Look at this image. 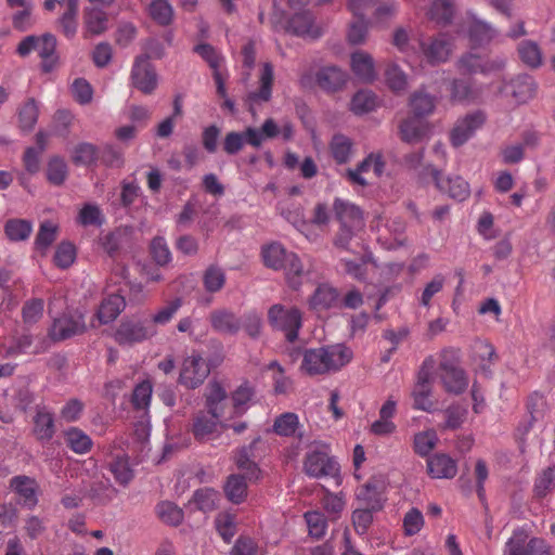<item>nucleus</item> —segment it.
<instances>
[{"label":"nucleus","instance_id":"55","mask_svg":"<svg viewBox=\"0 0 555 555\" xmlns=\"http://www.w3.org/2000/svg\"><path fill=\"white\" fill-rule=\"evenodd\" d=\"M305 520L308 526L309 534L314 539H322L327 530V520L321 512H306Z\"/></svg>","mask_w":555,"mask_h":555},{"label":"nucleus","instance_id":"30","mask_svg":"<svg viewBox=\"0 0 555 555\" xmlns=\"http://www.w3.org/2000/svg\"><path fill=\"white\" fill-rule=\"evenodd\" d=\"M338 300L337 291L327 285H319L309 299V307L313 311L321 312L332 308Z\"/></svg>","mask_w":555,"mask_h":555},{"label":"nucleus","instance_id":"6","mask_svg":"<svg viewBox=\"0 0 555 555\" xmlns=\"http://www.w3.org/2000/svg\"><path fill=\"white\" fill-rule=\"evenodd\" d=\"M505 59L500 56L485 57L475 52H466L457 59L455 67L463 75L489 76L501 72L505 67Z\"/></svg>","mask_w":555,"mask_h":555},{"label":"nucleus","instance_id":"43","mask_svg":"<svg viewBox=\"0 0 555 555\" xmlns=\"http://www.w3.org/2000/svg\"><path fill=\"white\" fill-rule=\"evenodd\" d=\"M377 104V96L372 91L361 90L353 95L350 108L356 115H362L374 111Z\"/></svg>","mask_w":555,"mask_h":555},{"label":"nucleus","instance_id":"33","mask_svg":"<svg viewBox=\"0 0 555 555\" xmlns=\"http://www.w3.org/2000/svg\"><path fill=\"white\" fill-rule=\"evenodd\" d=\"M18 125L23 131H31L39 117V105L33 98L27 99L17 109Z\"/></svg>","mask_w":555,"mask_h":555},{"label":"nucleus","instance_id":"49","mask_svg":"<svg viewBox=\"0 0 555 555\" xmlns=\"http://www.w3.org/2000/svg\"><path fill=\"white\" fill-rule=\"evenodd\" d=\"M182 307V299L175 298L167 302L165 306L160 307L152 317L151 320L147 321L150 325H166L168 324L173 317L177 314L179 309Z\"/></svg>","mask_w":555,"mask_h":555},{"label":"nucleus","instance_id":"28","mask_svg":"<svg viewBox=\"0 0 555 555\" xmlns=\"http://www.w3.org/2000/svg\"><path fill=\"white\" fill-rule=\"evenodd\" d=\"M54 415L47 406H37L34 417V434L39 440H50L54 436Z\"/></svg>","mask_w":555,"mask_h":555},{"label":"nucleus","instance_id":"23","mask_svg":"<svg viewBox=\"0 0 555 555\" xmlns=\"http://www.w3.org/2000/svg\"><path fill=\"white\" fill-rule=\"evenodd\" d=\"M11 488L17 493L22 504L33 509L38 504V485L27 476H16L11 480Z\"/></svg>","mask_w":555,"mask_h":555},{"label":"nucleus","instance_id":"58","mask_svg":"<svg viewBox=\"0 0 555 555\" xmlns=\"http://www.w3.org/2000/svg\"><path fill=\"white\" fill-rule=\"evenodd\" d=\"M385 78L389 88L393 91H403L408 87L405 73L396 63H389L385 69Z\"/></svg>","mask_w":555,"mask_h":555},{"label":"nucleus","instance_id":"64","mask_svg":"<svg viewBox=\"0 0 555 555\" xmlns=\"http://www.w3.org/2000/svg\"><path fill=\"white\" fill-rule=\"evenodd\" d=\"M370 508L357 507L351 516L352 525L356 532L360 535H363L367 532L372 521H373V513Z\"/></svg>","mask_w":555,"mask_h":555},{"label":"nucleus","instance_id":"59","mask_svg":"<svg viewBox=\"0 0 555 555\" xmlns=\"http://www.w3.org/2000/svg\"><path fill=\"white\" fill-rule=\"evenodd\" d=\"M153 393V386L150 380L139 383L132 392V404L138 410H145L149 408Z\"/></svg>","mask_w":555,"mask_h":555},{"label":"nucleus","instance_id":"42","mask_svg":"<svg viewBox=\"0 0 555 555\" xmlns=\"http://www.w3.org/2000/svg\"><path fill=\"white\" fill-rule=\"evenodd\" d=\"M397 12V2H377L372 13L371 24L375 27H386L388 23L396 16Z\"/></svg>","mask_w":555,"mask_h":555},{"label":"nucleus","instance_id":"10","mask_svg":"<svg viewBox=\"0 0 555 555\" xmlns=\"http://www.w3.org/2000/svg\"><path fill=\"white\" fill-rule=\"evenodd\" d=\"M87 325L83 314L78 311H69L55 318L52 322L49 335L53 340H64L85 333Z\"/></svg>","mask_w":555,"mask_h":555},{"label":"nucleus","instance_id":"52","mask_svg":"<svg viewBox=\"0 0 555 555\" xmlns=\"http://www.w3.org/2000/svg\"><path fill=\"white\" fill-rule=\"evenodd\" d=\"M438 436L434 429L417 433L414 436L413 448L420 456H427L437 446Z\"/></svg>","mask_w":555,"mask_h":555},{"label":"nucleus","instance_id":"19","mask_svg":"<svg viewBox=\"0 0 555 555\" xmlns=\"http://www.w3.org/2000/svg\"><path fill=\"white\" fill-rule=\"evenodd\" d=\"M274 79V70L271 63H263L260 68L258 78L259 87L257 90L247 94V102L253 105L270 101L272 96V86Z\"/></svg>","mask_w":555,"mask_h":555},{"label":"nucleus","instance_id":"17","mask_svg":"<svg viewBox=\"0 0 555 555\" xmlns=\"http://www.w3.org/2000/svg\"><path fill=\"white\" fill-rule=\"evenodd\" d=\"M431 176L436 186L443 193L456 201H465L469 194V184L461 177H447L442 178L441 172L437 169H431Z\"/></svg>","mask_w":555,"mask_h":555},{"label":"nucleus","instance_id":"27","mask_svg":"<svg viewBox=\"0 0 555 555\" xmlns=\"http://www.w3.org/2000/svg\"><path fill=\"white\" fill-rule=\"evenodd\" d=\"M348 75L337 66H325L317 73V82L325 91H336L347 81Z\"/></svg>","mask_w":555,"mask_h":555},{"label":"nucleus","instance_id":"32","mask_svg":"<svg viewBox=\"0 0 555 555\" xmlns=\"http://www.w3.org/2000/svg\"><path fill=\"white\" fill-rule=\"evenodd\" d=\"M360 507L379 511L383 507V499L377 487L371 482L361 486L356 493Z\"/></svg>","mask_w":555,"mask_h":555},{"label":"nucleus","instance_id":"51","mask_svg":"<svg viewBox=\"0 0 555 555\" xmlns=\"http://www.w3.org/2000/svg\"><path fill=\"white\" fill-rule=\"evenodd\" d=\"M150 16L159 25H169L173 18V9L168 0H152L149 5Z\"/></svg>","mask_w":555,"mask_h":555},{"label":"nucleus","instance_id":"25","mask_svg":"<svg viewBox=\"0 0 555 555\" xmlns=\"http://www.w3.org/2000/svg\"><path fill=\"white\" fill-rule=\"evenodd\" d=\"M126 307L125 298L118 294L105 297L95 314L100 324H108L117 319Z\"/></svg>","mask_w":555,"mask_h":555},{"label":"nucleus","instance_id":"26","mask_svg":"<svg viewBox=\"0 0 555 555\" xmlns=\"http://www.w3.org/2000/svg\"><path fill=\"white\" fill-rule=\"evenodd\" d=\"M108 17L105 11L99 8H86L83 10V35L99 36L107 29Z\"/></svg>","mask_w":555,"mask_h":555},{"label":"nucleus","instance_id":"22","mask_svg":"<svg viewBox=\"0 0 555 555\" xmlns=\"http://www.w3.org/2000/svg\"><path fill=\"white\" fill-rule=\"evenodd\" d=\"M287 30L299 37L318 38L321 35L313 15L307 11L294 14L288 21Z\"/></svg>","mask_w":555,"mask_h":555},{"label":"nucleus","instance_id":"36","mask_svg":"<svg viewBox=\"0 0 555 555\" xmlns=\"http://www.w3.org/2000/svg\"><path fill=\"white\" fill-rule=\"evenodd\" d=\"M220 493L212 488H202L194 492L192 504L204 513H210L218 507Z\"/></svg>","mask_w":555,"mask_h":555},{"label":"nucleus","instance_id":"50","mask_svg":"<svg viewBox=\"0 0 555 555\" xmlns=\"http://www.w3.org/2000/svg\"><path fill=\"white\" fill-rule=\"evenodd\" d=\"M99 149L91 143H79L73 151L72 159L76 165L91 166L96 164Z\"/></svg>","mask_w":555,"mask_h":555},{"label":"nucleus","instance_id":"18","mask_svg":"<svg viewBox=\"0 0 555 555\" xmlns=\"http://www.w3.org/2000/svg\"><path fill=\"white\" fill-rule=\"evenodd\" d=\"M429 132V122L416 116L408 117L399 126L401 140L409 144L422 142L428 138Z\"/></svg>","mask_w":555,"mask_h":555},{"label":"nucleus","instance_id":"4","mask_svg":"<svg viewBox=\"0 0 555 555\" xmlns=\"http://www.w3.org/2000/svg\"><path fill=\"white\" fill-rule=\"evenodd\" d=\"M268 322L273 330L282 332L289 343H294L302 326V313L296 307L275 304L268 310Z\"/></svg>","mask_w":555,"mask_h":555},{"label":"nucleus","instance_id":"39","mask_svg":"<svg viewBox=\"0 0 555 555\" xmlns=\"http://www.w3.org/2000/svg\"><path fill=\"white\" fill-rule=\"evenodd\" d=\"M333 158L338 164H346L352 155V141L344 134H335L330 143Z\"/></svg>","mask_w":555,"mask_h":555},{"label":"nucleus","instance_id":"16","mask_svg":"<svg viewBox=\"0 0 555 555\" xmlns=\"http://www.w3.org/2000/svg\"><path fill=\"white\" fill-rule=\"evenodd\" d=\"M485 85L454 78L449 86L450 99L456 103L480 104L485 102Z\"/></svg>","mask_w":555,"mask_h":555},{"label":"nucleus","instance_id":"37","mask_svg":"<svg viewBox=\"0 0 555 555\" xmlns=\"http://www.w3.org/2000/svg\"><path fill=\"white\" fill-rule=\"evenodd\" d=\"M221 417L222 416L199 413L193 423V434L195 438L201 441L209 439L215 433Z\"/></svg>","mask_w":555,"mask_h":555},{"label":"nucleus","instance_id":"29","mask_svg":"<svg viewBox=\"0 0 555 555\" xmlns=\"http://www.w3.org/2000/svg\"><path fill=\"white\" fill-rule=\"evenodd\" d=\"M206 406L208 414L214 416H225L224 404L227 400V390L218 382H210L206 391Z\"/></svg>","mask_w":555,"mask_h":555},{"label":"nucleus","instance_id":"12","mask_svg":"<svg viewBox=\"0 0 555 555\" xmlns=\"http://www.w3.org/2000/svg\"><path fill=\"white\" fill-rule=\"evenodd\" d=\"M454 49V41L448 34L441 33L429 39L428 42L420 41V51L424 59L433 65L446 63Z\"/></svg>","mask_w":555,"mask_h":555},{"label":"nucleus","instance_id":"9","mask_svg":"<svg viewBox=\"0 0 555 555\" xmlns=\"http://www.w3.org/2000/svg\"><path fill=\"white\" fill-rule=\"evenodd\" d=\"M504 555H551V547L541 538L527 541L525 532L516 530L505 543Z\"/></svg>","mask_w":555,"mask_h":555},{"label":"nucleus","instance_id":"20","mask_svg":"<svg viewBox=\"0 0 555 555\" xmlns=\"http://www.w3.org/2000/svg\"><path fill=\"white\" fill-rule=\"evenodd\" d=\"M350 66L354 76L363 82H372L376 78L375 63L371 54L359 50L351 54Z\"/></svg>","mask_w":555,"mask_h":555},{"label":"nucleus","instance_id":"24","mask_svg":"<svg viewBox=\"0 0 555 555\" xmlns=\"http://www.w3.org/2000/svg\"><path fill=\"white\" fill-rule=\"evenodd\" d=\"M427 473L433 478L451 479L457 473L456 462L444 453H437L427 460Z\"/></svg>","mask_w":555,"mask_h":555},{"label":"nucleus","instance_id":"13","mask_svg":"<svg viewBox=\"0 0 555 555\" xmlns=\"http://www.w3.org/2000/svg\"><path fill=\"white\" fill-rule=\"evenodd\" d=\"M210 373V367L203 357L192 354L184 359L179 375V383L194 389L204 383Z\"/></svg>","mask_w":555,"mask_h":555},{"label":"nucleus","instance_id":"46","mask_svg":"<svg viewBox=\"0 0 555 555\" xmlns=\"http://www.w3.org/2000/svg\"><path fill=\"white\" fill-rule=\"evenodd\" d=\"M109 470L115 480L122 486L128 485L134 476L127 455L116 456L109 464Z\"/></svg>","mask_w":555,"mask_h":555},{"label":"nucleus","instance_id":"45","mask_svg":"<svg viewBox=\"0 0 555 555\" xmlns=\"http://www.w3.org/2000/svg\"><path fill=\"white\" fill-rule=\"evenodd\" d=\"M428 17L440 25L448 24L454 14L453 0H436L428 10Z\"/></svg>","mask_w":555,"mask_h":555},{"label":"nucleus","instance_id":"11","mask_svg":"<svg viewBox=\"0 0 555 555\" xmlns=\"http://www.w3.org/2000/svg\"><path fill=\"white\" fill-rule=\"evenodd\" d=\"M156 328L147 321L126 320L117 327L114 338L119 345H132L155 336Z\"/></svg>","mask_w":555,"mask_h":555},{"label":"nucleus","instance_id":"7","mask_svg":"<svg viewBox=\"0 0 555 555\" xmlns=\"http://www.w3.org/2000/svg\"><path fill=\"white\" fill-rule=\"evenodd\" d=\"M487 115L477 109L460 117L450 131V142L454 147L464 145L485 125Z\"/></svg>","mask_w":555,"mask_h":555},{"label":"nucleus","instance_id":"38","mask_svg":"<svg viewBox=\"0 0 555 555\" xmlns=\"http://www.w3.org/2000/svg\"><path fill=\"white\" fill-rule=\"evenodd\" d=\"M262 259L268 268L273 270H281L291 255L281 244L272 243L262 248Z\"/></svg>","mask_w":555,"mask_h":555},{"label":"nucleus","instance_id":"44","mask_svg":"<svg viewBox=\"0 0 555 555\" xmlns=\"http://www.w3.org/2000/svg\"><path fill=\"white\" fill-rule=\"evenodd\" d=\"M410 106L414 116L422 118L434 112L436 106L435 98L423 90L416 91L411 95Z\"/></svg>","mask_w":555,"mask_h":555},{"label":"nucleus","instance_id":"62","mask_svg":"<svg viewBox=\"0 0 555 555\" xmlns=\"http://www.w3.org/2000/svg\"><path fill=\"white\" fill-rule=\"evenodd\" d=\"M371 22L366 18H356L348 30V41L351 44H362L365 42L369 34V26Z\"/></svg>","mask_w":555,"mask_h":555},{"label":"nucleus","instance_id":"53","mask_svg":"<svg viewBox=\"0 0 555 555\" xmlns=\"http://www.w3.org/2000/svg\"><path fill=\"white\" fill-rule=\"evenodd\" d=\"M4 231L10 241L18 242L29 237L33 225L27 220L11 219L7 221Z\"/></svg>","mask_w":555,"mask_h":555},{"label":"nucleus","instance_id":"5","mask_svg":"<svg viewBox=\"0 0 555 555\" xmlns=\"http://www.w3.org/2000/svg\"><path fill=\"white\" fill-rule=\"evenodd\" d=\"M326 444H315L307 453L304 462L305 473L312 478L334 477L339 473L336 461L330 456Z\"/></svg>","mask_w":555,"mask_h":555},{"label":"nucleus","instance_id":"1","mask_svg":"<svg viewBox=\"0 0 555 555\" xmlns=\"http://www.w3.org/2000/svg\"><path fill=\"white\" fill-rule=\"evenodd\" d=\"M351 358V350L341 344L311 348L304 352L300 370L310 376L327 374L340 370Z\"/></svg>","mask_w":555,"mask_h":555},{"label":"nucleus","instance_id":"56","mask_svg":"<svg viewBox=\"0 0 555 555\" xmlns=\"http://www.w3.org/2000/svg\"><path fill=\"white\" fill-rule=\"evenodd\" d=\"M156 512L162 521L178 526L183 520V512L176 504L165 501L156 506Z\"/></svg>","mask_w":555,"mask_h":555},{"label":"nucleus","instance_id":"3","mask_svg":"<svg viewBox=\"0 0 555 555\" xmlns=\"http://www.w3.org/2000/svg\"><path fill=\"white\" fill-rule=\"evenodd\" d=\"M459 351L446 348L439 353V376L444 389L451 393H462L468 386L464 370L459 364Z\"/></svg>","mask_w":555,"mask_h":555},{"label":"nucleus","instance_id":"48","mask_svg":"<svg viewBox=\"0 0 555 555\" xmlns=\"http://www.w3.org/2000/svg\"><path fill=\"white\" fill-rule=\"evenodd\" d=\"M68 176V166L60 156L50 158L47 166V179L53 185H62Z\"/></svg>","mask_w":555,"mask_h":555},{"label":"nucleus","instance_id":"41","mask_svg":"<svg viewBox=\"0 0 555 555\" xmlns=\"http://www.w3.org/2000/svg\"><path fill=\"white\" fill-rule=\"evenodd\" d=\"M254 396L255 390L248 382L241 384L232 393L234 411L230 417L243 414L248 409V403L253 400Z\"/></svg>","mask_w":555,"mask_h":555},{"label":"nucleus","instance_id":"54","mask_svg":"<svg viewBox=\"0 0 555 555\" xmlns=\"http://www.w3.org/2000/svg\"><path fill=\"white\" fill-rule=\"evenodd\" d=\"M299 427L298 415L292 412H286L278 416L274 421L273 430L279 436H293Z\"/></svg>","mask_w":555,"mask_h":555},{"label":"nucleus","instance_id":"60","mask_svg":"<svg viewBox=\"0 0 555 555\" xmlns=\"http://www.w3.org/2000/svg\"><path fill=\"white\" fill-rule=\"evenodd\" d=\"M195 52L208 63L212 73L222 70L224 59L214 47L207 43H202L195 47Z\"/></svg>","mask_w":555,"mask_h":555},{"label":"nucleus","instance_id":"15","mask_svg":"<svg viewBox=\"0 0 555 555\" xmlns=\"http://www.w3.org/2000/svg\"><path fill=\"white\" fill-rule=\"evenodd\" d=\"M537 91V85L528 75L517 76L509 81H503L498 92L502 96H511L516 104L531 100Z\"/></svg>","mask_w":555,"mask_h":555},{"label":"nucleus","instance_id":"2","mask_svg":"<svg viewBox=\"0 0 555 555\" xmlns=\"http://www.w3.org/2000/svg\"><path fill=\"white\" fill-rule=\"evenodd\" d=\"M333 210L339 222V231L334 240V245L347 249L356 232L364 227L362 211L353 203L339 197L334 199Z\"/></svg>","mask_w":555,"mask_h":555},{"label":"nucleus","instance_id":"40","mask_svg":"<svg viewBox=\"0 0 555 555\" xmlns=\"http://www.w3.org/2000/svg\"><path fill=\"white\" fill-rule=\"evenodd\" d=\"M281 270H284L287 283L291 287L298 288L301 285L305 270L296 254L291 253V255H288Z\"/></svg>","mask_w":555,"mask_h":555},{"label":"nucleus","instance_id":"63","mask_svg":"<svg viewBox=\"0 0 555 555\" xmlns=\"http://www.w3.org/2000/svg\"><path fill=\"white\" fill-rule=\"evenodd\" d=\"M216 529L225 542H230L236 532L235 518L228 513L219 514L215 520Z\"/></svg>","mask_w":555,"mask_h":555},{"label":"nucleus","instance_id":"34","mask_svg":"<svg viewBox=\"0 0 555 555\" xmlns=\"http://www.w3.org/2000/svg\"><path fill=\"white\" fill-rule=\"evenodd\" d=\"M518 55L524 64L530 68H538L543 63V55L539 44L532 40H524L518 44Z\"/></svg>","mask_w":555,"mask_h":555},{"label":"nucleus","instance_id":"35","mask_svg":"<svg viewBox=\"0 0 555 555\" xmlns=\"http://www.w3.org/2000/svg\"><path fill=\"white\" fill-rule=\"evenodd\" d=\"M246 476L231 475L224 485V493L228 500L234 504L242 503L247 495Z\"/></svg>","mask_w":555,"mask_h":555},{"label":"nucleus","instance_id":"21","mask_svg":"<svg viewBox=\"0 0 555 555\" xmlns=\"http://www.w3.org/2000/svg\"><path fill=\"white\" fill-rule=\"evenodd\" d=\"M209 321L212 328L221 334L235 335L242 327L240 318L228 309H217L210 312Z\"/></svg>","mask_w":555,"mask_h":555},{"label":"nucleus","instance_id":"57","mask_svg":"<svg viewBox=\"0 0 555 555\" xmlns=\"http://www.w3.org/2000/svg\"><path fill=\"white\" fill-rule=\"evenodd\" d=\"M251 449L242 448L235 457L236 466L244 473L248 479H257L259 477V469L257 464L250 459Z\"/></svg>","mask_w":555,"mask_h":555},{"label":"nucleus","instance_id":"14","mask_svg":"<svg viewBox=\"0 0 555 555\" xmlns=\"http://www.w3.org/2000/svg\"><path fill=\"white\" fill-rule=\"evenodd\" d=\"M130 78L132 85L144 94H151L156 89L157 74L147 55L135 57Z\"/></svg>","mask_w":555,"mask_h":555},{"label":"nucleus","instance_id":"8","mask_svg":"<svg viewBox=\"0 0 555 555\" xmlns=\"http://www.w3.org/2000/svg\"><path fill=\"white\" fill-rule=\"evenodd\" d=\"M436 365L434 357H428L424 360L422 367L417 375V382L413 388V408L422 411H430L433 402L430 400L431 395V371Z\"/></svg>","mask_w":555,"mask_h":555},{"label":"nucleus","instance_id":"31","mask_svg":"<svg viewBox=\"0 0 555 555\" xmlns=\"http://www.w3.org/2000/svg\"><path fill=\"white\" fill-rule=\"evenodd\" d=\"M498 31L485 21L473 18L468 27V38L473 47H481L489 43Z\"/></svg>","mask_w":555,"mask_h":555},{"label":"nucleus","instance_id":"61","mask_svg":"<svg viewBox=\"0 0 555 555\" xmlns=\"http://www.w3.org/2000/svg\"><path fill=\"white\" fill-rule=\"evenodd\" d=\"M103 165L113 168H120L124 163V153L117 147L106 144L99 149V158Z\"/></svg>","mask_w":555,"mask_h":555},{"label":"nucleus","instance_id":"47","mask_svg":"<svg viewBox=\"0 0 555 555\" xmlns=\"http://www.w3.org/2000/svg\"><path fill=\"white\" fill-rule=\"evenodd\" d=\"M65 440L67 446L77 454H85L92 447L91 438L76 427H72L65 433Z\"/></svg>","mask_w":555,"mask_h":555}]
</instances>
